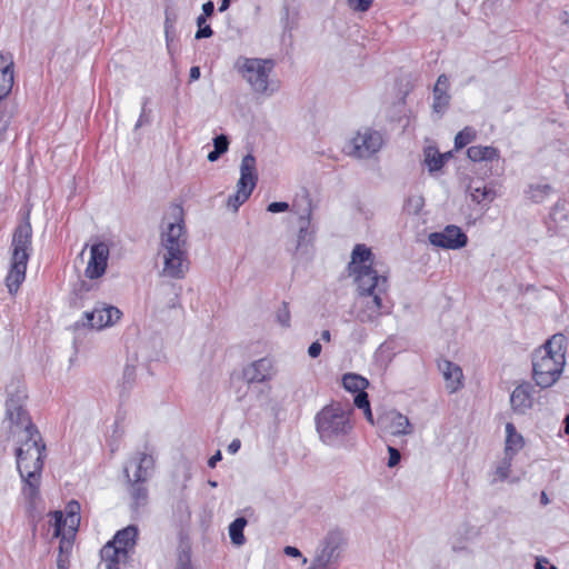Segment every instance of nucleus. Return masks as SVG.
<instances>
[{"label": "nucleus", "mask_w": 569, "mask_h": 569, "mask_svg": "<svg viewBox=\"0 0 569 569\" xmlns=\"http://www.w3.org/2000/svg\"><path fill=\"white\" fill-rule=\"evenodd\" d=\"M24 399L22 393L9 397L6 402V420L10 436L17 438V468L23 481L22 493L30 502H34L39 497L46 443L26 410Z\"/></svg>", "instance_id": "f257e3e1"}, {"label": "nucleus", "mask_w": 569, "mask_h": 569, "mask_svg": "<svg viewBox=\"0 0 569 569\" xmlns=\"http://www.w3.org/2000/svg\"><path fill=\"white\" fill-rule=\"evenodd\" d=\"M158 254L162 258L161 274L171 279H182L189 270L188 234L183 208L171 204L163 218Z\"/></svg>", "instance_id": "f03ea898"}, {"label": "nucleus", "mask_w": 569, "mask_h": 569, "mask_svg": "<svg viewBox=\"0 0 569 569\" xmlns=\"http://www.w3.org/2000/svg\"><path fill=\"white\" fill-rule=\"evenodd\" d=\"M566 365V337L553 335L532 355V378L540 388L553 386Z\"/></svg>", "instance_id": "7ed1b4c3"}, {"label": "nucleus", "mask_w": 569, "mask_h": 569, "mask_svg": "<svg viewBox=\"0 0 569 569\" xmlns=\"http://www.w3.org/2000/svg\"><path fill=\"white\" fill-rule=\"evenodd\" d=\"M10 250V268L6 277V286L10 295H16L26 279L27 266L32 251V228L29 218L16 227Z\"/></svg>", "instance_id": "20e7f679"}, {"label": "nucleus", "mask_w": 569, "mask_h": 569, "mask_svg": "<svg viewBox=\"0 0 569 569\" xmlns=\"http://www.w3.org/2000/svg\"><path fill=\"white\" fill-rule=\"evenodd\" d=\"M350 416L339 402L325 406L315 417L319 439L328 446L340 443L353 428Z\"/></svg>", "instance_id": "39448f33"}, {"label": "nucleus", "mask_w": 569, "mask_h": 569, "mask_svg": "<svg viewBox=\"0 0 569 569\" xmlns=\"http://www.w3.org/2000/svg\"><path fill=\"white\" fill-rule=\"evenodd\" d=\"M234 68L254 93L270 97L278 90V82L270 79L274 68L271 59L239 57Z\"/></svg>", "instance_id": "423d86ee"}, {"label": "nucleus", "mask_w": 569, "mask_h": 569, "mask_svg": "<svg viewBox=\"0 0 569 569\" xmlns=\"http://www.w3.org/2000/svg\"><path fill=\"white\" fill-rule=\"evenodd\" d=\"M346 546V537L339 529L329 530L320 540L312 566L309 569H329L338 562Z\"/></svg>", "instance_id": "0eeeda50"}, {"label": "nucleus", "mask_w": 569, "mask_h": 569, "mask_svg": "<svg viewBox=\"0 0 569 569\" xmlns=\"http://www.w3.org/2000/svg\"><path fill=\"white\" fill-rule=\"evenodd\" d=\"M258 181L256 158L248 153L246 154L240 164V178L237 182V191L234 194L229 196L228 207L237 211L239 207L244 203L251 196Z\"/></svg>", "instance_id": "6e6552de"}, {"label": "nucleus", "mask_w": 569, "mask_h": 569, "mask_svg": "<svg viewBox=\"0 0 569 569\" xmlns=\"http://www.w3.org/2000/svg\"><path fill=\"white\" fill-rule=\"evenodd\" d=\"M383 146L382 134L371 128L359 130L348 143V154L357 159H368Z\"/></svg>", "instance_id": "1a4fd4ad"}, {"label": "nucleus", "mask_w": 569, "mask_h": 569, "mask_svg": "<svg viewBox=\"0 0 569 569\" xmlns=\"http://www.w3.org/2000/svg\"><path fill=\"white\" fill-rule=\"evenodd\" d=\"M356 274L359 296L385 295L389 284L386 276H379L371 266H359L352 269Z\"/></svg>", "instance_id": "9d476101"}, {"label": "nucleus", "mask_w": 569, "mask_h": 569, "mask_svg": "<svg viewBox=\"0 0 569 569\" xmlns=\"http://www.w3.org/2000/svg\"><path fill=\"white\" fill-rule=\"evenodd\" d=\"M428 240L432 246L442 249L457 250L467 244L468 237L459 227L450 224L440 232H431Z\"/></svg>", "instance_id": "9b49d317"}, {"label": "nucleus", "mask_w": 569, "mask_h": 569, "mask_svg": "<svg viewBox=\"0 0 569 569\" xmlns=\"http://www.w3.org/2000/svg\"><path fill=\"white\" fill-rule=\"evenodd\" d=\"M377 426L380 430L392 436H407L413 432V427L409 419L396 410L379 416L377 418Z\"/></svg>", "instance_id": "f8f14e48"}, {"label": "nucleus", "mask_w": 569, "mask_h": 569, "mask_svg": "<svg viewBox=\"0 0 569 569\" xmlns=\"http://www.w3.org/2000/svg\"><path fill=\"white\" fill-rule=\"evenodd\" d=\"M109 252V246L104 242H98L90 247V259L84 270L87 278L98 279L104 274L108 264Z\"/></svg>", "instance_id": "ddd939ff"}, {"label": "nucleus", "mask_w": 569, "mask_h": 569, "mask_svg": "<svg viewBox=\"0 0 569 569\" xmlns=\"http://www.w3.org/2000/svg\"><path fill=\"white\" fill-rule=\"evenodd\" d=\"M121 311L104 303L98 305L92 311L86 312L84 317L90 328L102 329L114 325L121 318Z\"/></svg>", "instance_id": "4468645a"}, {"label": "nucleus", "mask_w": 569, "mask_h": 569, "mask_svg": "<svg viewBox=\"0 0 569 569\" xmlns=\"http://www.w3.org/2000/svg\"><path fill=\"white\" fill-rule=\"evenodd\" d=\"M361 308L357 313V319L362 323H371L378 321L383 313L390 310L382 303V295L360 296Z\"/></svg>", "instance_id": "2eb2a0df"}, {"label": "nucleus", "mask_w": 569, "mask_h": 569, "mask_svg": "<svg viewBox=\"0 0 569 569\" xmlns=\"http://www.w3.org/2000/svg\"><path fill=\"white\" fill-rule=\"evenodd\" d=\"M315 240V230L310 226V217L301 216L299 218V231L297 236V243L295 254L300 257H308L312 252Z\"/></svg>", "instance_id": "dca6fc26"}, {"label": "nucleus", "mask_w": 569, "mask_h": 569, "mask_svg": "<svg viewBox=\"0 0 569 569\" xmlns=\"http://www.w3.org/2000/svg\"><path fill=\"white\" fill-rule=\"evenodd\" d=\"M533 387L529 382L517 386L510 396V405L513 412L525 415L533 405Z\"/></svg>", "instance_id": "f3484780"}, {"label": "nucleus", "mask_w": 569, "mask_h": 569, "mask_svg": "<svg viewBox=\"0 0 569 569\" xmlns=\"http://www.w3.org/2000/svg\"><path fill=\"white\" fill-rule=\"evenodd\" d=\"M129 466L134 468L133 481H147L154 469V458L147 452H138L129 461Z\"/></svg>", "instance_id": "a211bd4d"}, {"label": "nucleus", "mask_w": 569, "mask_h": 569, "mask_svg": "<svg viewBox=\"0 0 569 569\" xmlns=\"http://www.w3.org/2000/svg\"><path fill=\"white\" fill-rule=\"evenodd\" d=\"M243 377L249 383L269 380L272 377V361L268 358L253 361L243 370Z\"/></svg>", "instance_id": "6ab92c4d"}, {"label": "nucleus", "mask_w": 569, "mask_h": 569, "mask_svg": "<svg viewBox=\"0 0 569 569\" xmlns=\"http://www.w3.org/2000/svg\"><path fill=\"white\" fill-rule=\"evenodd\" d=\"M449 80L446 74H440L433 87L432 110L438 114H443L450 103V94L448 93Z\"/></svg>", "instance_id": "aec40b11"}, {"label": "nucleus", "mask_w": 569, "mask_h": 569, "mask_svg": "<svg viewBox=\"0 0 569 569\" xmlns=\"http://www.w3.org/2000/svg\"><path fill=\"white\" fill-rule=\"evenodd\" d=\"M0 60L3 67L0 69V100L4 99L13 86V60L8 52H0Z\"/></svg>", "instance_id": "412c9836"}, {"label": "nucleus", "mask_w": 569, "mask_h": 569, "mask_svg": "<svg viewBox=\"0 0 569 569\" xmlns=\"http://www.w3.org/2000/svg\"><path fill=\"white\" fill-rule=\"evenodd\" d=\"M100 553L107 569H120L129 559L128 551L114 547V543L104 545Z\"/></svg>", "instance_id": "4be33fe9"}, {"label": "nucleus", "mask_w": 569, "mask_h": 569, "mask_svg": "<svg viewBox=\"0 0 569 569\" xmlns=\"http://www.w3.org/2000/svg\"><path fill=\"white\" fill-rule=\"evenodd\" d=\"M439 368L442 371L443 378L447 382V389H449L450 392H456L461 387V368L448 360L441 362Z\"/></svg>", "instance_id": "5701e85b"}, {"label": "nucleus", "mask_w": 569, "mask_h": 569, "mask_svg": "<svg viewBox=\"0 0 569 569\" xmlns=\"http://www.w3.org/2000/svg\"><path fill=\"white\" fill-rule=\"evenodd\" d=\"M124 473L130 483V497L132 499V507L137 510L139 507L146 506L148 501V489L144 481H133L129 475V467L124 468Z\"/></svg>", "instance_id": "b1692460"}, {"label": "nucleus", "mask_w": 569, "mask_h": 569, "mask_svg": "<svg viewBox=\"0 0 569 569\" xmlns=\"http://www.w3.org/2000/svg\"><path fill=\"white\" fill-rule=\"evenodd\" d=\"M138 536V529L136 526H128L122 530H119L113 537L112 541L108 543H114V547L127 550L129 552L130 549L136 545V539Z\"/></svg>", "instance_id": "393cba45"}, {"label": "nucleus", "mask_w": 569, "mask_h": 569, "mask_svg": "<svg viewBox=\"0 0 569 569\" xmlns=\"http://www.w3.org/2000/svg\"><path fill=\"white\" fill-rule=\"evenodd\" d=\"M506 433L505 455L515 457L525 445L523 437L517 432L516 427L511 422L506 425Z\"/></svg>", "instance_id": "a878e982"}, {"label": "nucleus", "mask_w": 569, "mask_h": 569, "mask_svg": "<svg viewBox=\"0 0 569 569\" xmlns=\"http://www.w3.org/2000/svg\"><path fill=\"white\" fill-rule=\"evenodd\" d=\"M467 156L471 161H493L499 159V152L490 146H472L467 150Z\"/></svg>", "instance_id": "bb28decb"}, {"label": "nucleus", "mask_w": 569, "mask_h": 569, "mask_svg": "<svg viewBox=\"0 0 569 569\" xmlns=\"http://www.w3.org/2000/svg\"><path fill=\"white\" fill-rule=\"evenodd\" d=\"M468 189L472 200L477 203L491 202L496 198V192L491 188L476 181L470 182Z\"/></svg>", "instance_id": "cd10ccee"}, {"label": "nucleus", "mask_w": 569, "mask_h": 569, "mask_svg": "<svg viewBox=\"0 0 569 569\" xmlns=\"http://www.w3.org/2000/svg\"><path fill=\"white\" fill-rule=\"evenodd\" d=\"M342 386L347 391L357 393L366 390L369 386V381L357 373H346L342 377Z\"/></svg>", "instance_id": "c85d7f7f"}, {"label": "nucleus", "mask_w": 569, "mask_h": 569, "mask_svg": "<svg viewBox=\"0 0 569 569\" xmlns=\"http://www.w3.org/2000/svg\"><path fill=\"white\" fill-rule=\"evenodd\" d=\"M247 525V519L243 517H239L234 519L229 526V536L231 542L236 546H242L246 542L243 536V529Z\"/></svg>", "instance_id": "c756f323"}, {"label": "nucleus", "mask_w": 569, "mask_h": 569, "mask_svg": "<svg viewBox=\"0 0 569 569\" xmlns=\"http://www.w3.org/2000/svg\"><path fill=\"white\" fill-rule=\"evenodd\" d=\"M372 252L365 244H357L352 250L351 264L353 269L359 266H367L371 261Z\"/></svg>", "instance_id": "7c9ffc66"}, {"label": "nucleus", "mask_w": 569, "mask_h": 569, "mask_svg": "<svg viewBox=\"0 0 569 569\" xmlns=\"http://www.w3.org/2000/svg\"><path fill=\"white\" fill-rule=\"evenodd\" d=\"M552 188L548 183L531 184L527 191L528 198L536 203L542 202L551 192Z\"/></svg>", "instance_id": "2f4dec72"}, {"label": "nucleus", "mask_w": 569, "mask_h": 569, "mask_svg": "<svg viewBox=\"0 0 569 569\" xmlns=\"http://www.w3.org/2000/svg\"><path fill=\"white\" fill-rule=\"evenodd\" d=\"M476 139V130L471 127H465L461 131H459L455 137V148L462 149L471 141Z\"/></svg>", "instance_id": "473e14b6"}, {"label": "nucleus", "mask_w": 569, "mask_h": 569, "mask_svg": "<svg viewBox=\"0 0 569 569\" xmlns=\"http://www.w3.org/2000/svg\"><path fill=\"white\" fill-rule=\"evenodd\" d=\"M513 459V456H507L501 459V461L498 463L496 471H495V479L492 482L496 481H503L508 478L510 468H511V461Z\"/></svg>", "instance_id": "72a5a7b5"}, {"label": "nucleus", "mask_w": 569, "mask_h": 569, "mask_svg": "<svg viewBox=\"0 0 569 569\" xmlns=\"http://www.w3.org/2000/svg\"><path fill=\"white\" fill-rule=\"evenodd\" d=\"M425 206V199L421 194H411L408 197L405 203V209L410 214H418Z\"/></svg>", "instance_id": "f704fd0d"}, {"label": "nucleus", "mask_w": 569, "mask_h": 569, "mask_svg": "<svg viewBox=\"0 0 569 569\" xmlns=\"http://www.w3.org/2000/svg\"><path fill=\"white\" fill-rule=\"evenodd\" d=\"M53 521L50 523V526L53 528L52 536L54 538L62 537V533L67 530V526H63V512L62 511H54L52 512Z\"/></svg>", "instance_id": "c9c22d12"}, {"label": "nucleus", "mask_w": 569, "mask_h": 569, "mask_svg": "<svg viewBox=\"0 0 569 569\" xmlns=\"http://www.w3.org/2000/svg\"><path fill=\"white\" fill-rule=\"evenodd\" d=\"M63 526H67V530L63 532L67 537H76L80 523V517L68 516L63 513Z\"/></svg>", "instance_id": "e433bc0d"}, {"label": "nucleus", "mask_w": 569, "mask_h": 569, "mask_svg": "<svg viewBox=\"0 0 569 569\" xmlns=\"http://www.w3.org/2000/svg\"><path fill=\"white\" fill-rule=\"evenodd\" d=\"M276 318H277V321L279 322V325L282 326L283 328L290 327L291 316H290V310H289V306L287 302H282L281 307H279V309L276 312Z\"/></svg>", "instance_id": "4c0bfd02"}, {"label": "nucleus", "mask_w": 569, "mask_h": 569, "mask_svg": "<svg viewBox=\"0 0 569 569\" xmlns=\"http://www.w3.org/2000/svg\"><path fill=\"white\" fill-rule=\"evenodd\" d=\"M207 19L204 16L197 18L198 30L196 32V39L210 38L213 33L211 27L206 23Z\"/></svg>", "instance_id": "58836bf2"}, {"label": "nucleus", "mask_w": 569, "mask_h": 569, "mask_svg": "<svg viewBox=\"0 0 569 569\" xmlns=\"http://www.w3.org/2000/svg\"><path fill=\"white\" fill-rule=\"evenodd\" d=\"M426 163L429 168V171H437L443 166V156L440 153L430 154V152H428L426 157Z\"/></svg>", "instance_id": "ea45409f"}, {"label": "nucleus", "mask_w": 569, "mask_h": 569, "mask_svg": "<svg viewBox=\"0 0 569 569\" xmlns=\"http://www.w3.org/2000/svg\"><path fill=\"white\" fill-rule=\"evenodd\" d=\"M136 380V368L133 366H126L122 373V385L129 389Z\"/></svg>", "instance_id": "a19ab883"}, {"label": "nucleus", "mask_w": 569, "mask_h": 569, "mask_svg": "<svg viewBox=\"0 0 569 569\" xmlns=\"http://www.w3.org/2000/svg\"><path fill=\"white\" fill-rule=\"evenodd\" d=\"M550 219H552L556 222L567 219V212H566L563 202H557L552 207L551 212H550Z\"/></svg>", "instance_id": "79ce46f5"}, {"label": "nucleus", "mask_w": 569, "mask_h": 569, "mask_svg": "<svg viewBox=\"0 0 569 569\" xmlns=\"http://www.w3.org/2000/svg\"><path fill=\"white\" fill-rule=\"evenodd\" d=\"M229 148V140L228 137L224 134H219L213 139V149L219 152L220 154H223L228 151Z\"/></svg>", "instance_id": "37998d69"}, {"label": "nucleus", "mask_w": 569, "mask_h": 569, "mask_svg": "<svg viewBox=\"0 0 569 569\" xmlns=\"http://www.w3.org/2000/svg\"><path fill=\"white\" fill-rule=\"evenodd\" d=\"M60 538V545H59V555L62 556H69L71 552L72 543H73V537H67V535L62 533V537Z\"/></svg>", "instance_id": "c03bdc74"}, {"label": "nucleus", "mask_w": 569, "mask_h": 569, "mask_svg": "<svg viewBox=\"0 0 569 569\" xmlns=\"http://www.w3.org/2000/svg\"><path fill=\"white\" fill-rule=\"evenodd\" d=\"M372 1L373 0H348V4L355 11L365 12L370 8V6L372 4Z\"/></svg>", "instance_id": "a18cd8bd"}, {"label": "nucleus", "mask_w": 569, "mask_h": 569, "mask_svg": "<svg viewBox=\"0 0 569 569\" xmlns=\"http://www.w3.org/2000/svg\"><path fill=\"white\" fill-rule=\"evenodd\" d=\"M147 103H148V100L146 99L142 104L140 117L134 126L136 130L150 122V117H149L150 111L147 110Z\"/></svg>", "instance_id": "49530a36"}, {"label": "nucleus", "mask_w": 569, "mask_h": 569, "mask_svg": "<svg viewBox=\"0 0 569 569\" xmlns=\"http://www.w3.org/2000/svg\"><path fill=\"white\" fill-rule=\"evenodd\" d=\"M353 402L359 409H365L370 406L368 393L365 390L356 393Z\"/></svg>", "instance_id": "de8ad7c7"}, {"label": "nucleus", "mask_w": 569, "mask_h": 569, "mask_svg": "<svg viewBox=\"0 0 569 569\" xmlns=\"http://www.w3.org/2000/svg\"><path fill=\"white\" fill-rule=\"evenodd\" d=\"M388 453H389V460H388V467L393 468L396 467L401 459V455L398 449H396L392 446H388Z\"/></svg>", "instance_id": "09e8293b"}, {"label": "nucleus", "mask_w": 569, "mask_h": 569, "mask_svg": "<svg viewBox=\"0 0 569 569\" xmlns=\"http://www.w3.org/2000/svg\"><path fill=\"white\" fill-rule=\"evenodd\" d=\"M289 209V204L287 202H282V201H279V202H271L267 210L269 212H272V213H278V212H284Z\"/></svg>", "instance_id": "8fccbe9b"}, {"label": "nucleus", "mask_w": 569, "mask_h": 569, "mask_svg": "<svg viewBox=\"0 0 569 569\" xmlns=\"http://www.w3.org/2000/svg\"><path fill=\"white\" fill-rule=\"evenodd\" d=\"M66 515L80 517V505L78 501L72 500L66 507Z\"/></svg>", "instance_id": "3c124183"}, {"label": "nucleus", "mask_w": 569, "mask_h": 569, "mask_svg": "<svg viewBox=\"0 0 569 569\" xmlns=\"http://www.w3.org/2000/svg\"><path fill=\"white\" fill-rule=\"evenodd\" d=\"M321 350H322V347L321 345L318 342V341H315L312 342L309 348H308V355L311 357V358H317L320 356L321 353Z\"/></svg>", "instance_id": "603ef678"}, {"label": "nucleus", "mask_w": 569, "mask_h": 569, "mask_svg": "<svg viewBox=\"0 0 569 569\" xmlns=\"http://www.w3.org/2000/svg\"><path fill=\"white\" fill-rule=\"evenodd\" d=\"M214 11V4L212 1H207L202 4V14L207 19L208 17H211Z\"/></svg>", "instance_id": "864d4df0"}, {"label": "nucleus", "mask_w": 569, "mask_h": 569, "mask_svg": "<svg viewBox=\"0 0 569 569\" xmlns=\"http://www.w3.org/2000/svg\"><path fill=\"white\" fill-rule=\"evenodd\" d=\"M164 34H166L167 46H168V48L170 49V42H171V41L173 40V38H174L176 29H172V26H171V24L166 26V27H164Z\"/></svg>", "instance_id": "5fc2aeb1"}, {"label": "nucleus", "mask_w": 569, "mask_h": 569, "mask_svg": "<svg viewBox=\"0 0 569 569\" xmlns=\"http://www.w3.org/2000/svg\"><path fill=\"white\" fill-rule=\"evenodd\" d=\"M69 556H62V555H59L58 557V560H57V565H58V569H68L69 567V560H68Z\"/></svg>", "instance_id": "6e6d98bb"}, {"label": "nucleus", "mask_w": 569, "mask_h": 569, "mask_svg": "<svg viewBox=\"0 0 569 569\" xmlns=\"http://www.w3.org/2000/svg\"><path fill=\"white\" fill-rule=\"evenodd\" d=\"M283 552L289 557H301V552L298 548L292 546H287L283 550Z\"/></svg>", "instance_id": "4d7b16f0"}, {"label": "nucleus", "mask_w": 569, "mask_h": 569, "mask_svg": "<svg viewBox=\"0 0 569 569\" xmlns=\"http://www.w3.org/2000/svg\"><path fill=\"white\" fill-rule=\"evenodd\" d=\"M241 447V442L239 439H233L229 446H228V451L232 455L237 453L239 451Z\"/></svg>", "instance_id": "13d9d810"}, {"label": "nucleus", "mask_w": 569, "mask_h": 569, "mask_svg": "<svg viewBox=\"0 0 569 569\" xmlns=\"http://www.w3.org/2000/svg\"><path fill=\"white\" fill-rule=\"evenodd\" d=\"M222 459L221 451L218 450L210 459L208 460V466L210 468H214L217 463Z\"/></svg>", "instance_id": "bf43d9fd"}, {"label": "nucleus", "mask_w": 569, "mask_h": 569, "mask_svg": "<svg viewBox=\"0 0 569 569\" xmlns=\"http://www.w3.org/2000/svg\"><path fill=\"white\" fill-rule=\"evenodd\" d=\"M363 413H365V417H366L367 421L370 425H372V426L377 425V420L373 419L370 406L368 408L363 409Z\"/></svg>", "instance_id": "052dcab7"}, {"label": "nucleus", "mask_w": 569, "mask_h": 569, "mask_svg": "<svg viewBox=\"0 0 569 569\" xmlns=\"http://www.w3.org/2000/svg\"><path fill=\"white\" fill-rule=\"evenodd\" d=\"M200 78V68L194 66V67H191L190 69V80L191 81H194V80H198Z\"/></svg>", "instance_id": "680f3d73"}, {"label": "nucleus", "mask_w": 569, "mask_h": 569, "mask_svg": "<svg viewBox=\"0 0 569 569\" xmlns=\"http://www.w3.org/2000/svg\"><path fill=\"white\" fill-rule=\"evenodd\" d=\"M176 569H192V568H191V565L188 559L180 558Z\"/></svg>", "instance_id": "e2e57ef3"}, {"label": "nucleus", "mask_w": 569, "mask_h": 569, "mask_svg": "<svg viewBox=\"0 0 569 569\" xmlns=\"http://www.w3.org/2000/svg\"><path fill=\"white\" fill-rule=\"evenodd\" d=\"M171 24L172 26V29H176L174 28V24H176V17L171 14H169L168 12H166V20H164V27L166 26H169Z\"/></svg>", "instance_id": "0e129e2a"}, {"label": "nucleus", "mask_w": 569, "mask_h": 569, "mask_svg": "<svg viewBox=\"0 0 569 569\" xmlns=\"http://www.w3.org/2000/svg\"><path fill=\"white\" fill-rule=\"evenodd\" d=\"M220 156H221V154H220L219 152H217V151L213 149L212 151H210V152L208 153V157H207V158H208V160H209L210 162H214V161H217V160L220 158Z\"/></svg>", "instance_id": "69168bd1"}, {"label": "nucleus", "mask_w": 569, "mask_h": 569, "mask_svg": "<svg viewBox=\"0 0 569 569\" xmlns=\"http://www.w3.org/2000/svg\"><path fill=\"white\" fill-rule=\"evenodd\" d=\"M548 563V560L542 558V559H537L536 563H535V569H545V565Z\"/></svg>", "instance_id": "338daca9"}, {"label": "nucleus", "mask_w": 569, "mask_h": 569, "mask_svg": "<svg viewBox=\"0 0 569 569\" xmlns=\"http://www.w3.org/2000/svg\"><path fill=\"white\" fill-rule=\"evenodd\" d=\"M230 1L231 0H221V4L219 7V11L220 12L226 11L229 8V6H230Z\"/></svg>", "instance_id": "774afa93"}]
</instances>
